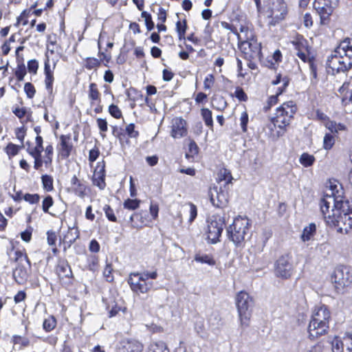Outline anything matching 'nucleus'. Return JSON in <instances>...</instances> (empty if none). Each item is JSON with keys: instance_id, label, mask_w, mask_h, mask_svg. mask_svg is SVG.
I'll use <instances>...</instances> for the list:
<instances>
[{"instance_id": "32", "label": "nucleus", "mask_w": 352, "mask_h": 352, "mask_svg": "<svg viewBox=\"0 0 352 352\" xmlns=\"http://www.w3.org/2000/svg\"><path fill=\"white\" fill-rule=\"evenodd\" d=\"M231 30L237 36L239 43L250 40L253 36L252 32L247 26L241 25L239 32L236 28L231 29Z\"/></svg>"}, {"instance_id": "19", "label": "nucleus", "mask_w": 352, "mask_h": 352, "mask_svg": "<svg viewBox=\"0 0 352 352\" xmlns=\"http://www.w3.org/2000/svg\"><path fill=\"white\" fill-rule=\"evenodd\" d=\"M143 344L138 340L124 338L120 341L117 352H142Z\"/></svg>"}, {"instance_id": "61", "label": "nucleus", "mask_w": 352, "mask_h": 352, "mask_svg": "<svg viewBox=\"0 0 352 352\" xmlns=\"http://www.w3.org/2000/svg\"><path fill=\"white\" fill-rule=\"evenodd\" d=\"M141 16L144 19L146 28L148 31H151L154 28V23L152 21L151 15L147 12L143 11L141 14Z\"/></svg>"}, {"instance_id": "7", "label": "nucleus", "mask_w": 352, "mask_h": 352, "mask_svg": "<svg viewBox=\"0 0 352 352\" xmlns=\"http://www.w3.org/2000/svg\"><path fill=\"white\" fill-rule=\"evenodd\" d=\"M158 274L156 270L131 272L129 275L127 283L133 293L138 295L146 294L153 287V283L148 281V280H155Z\"/></svg>"}, {"instance_id": "29", "label": "nucleus", "mask_w": 352, "mask_h": 352, "mask_svg": "<svg viewBox=\"0 0 352 352\" xmlns=\"http://www.w3.org/2000/svg\"><path fill=\"white\" fill-rule=\"evenodd\" d=\"M55 68V64L52 67L50 65V60L48 56L46 57L45 60V67H44V72L45 75V83L47 88H50L52 87L54 76L53 72Z\"/></svg>"}, {"instance_id": "30", "label": "nucleus", "mask_w": 352, "mask_h": 352, "mask_svg": "<svg viewBox=\"0 0 352 352\" xmlns=\"http://www.w3.org/2000/svg\"><path fill=\"white\" fill-rule=\"evenodd\" d=\"M79 237V232L74 228H69L66 233L60 238V242L67 244V247H70L76 240Z\"/></svg>"}, {"instance_id": "39", "label": "nucleus", "mask_w": 352, "mask_h": 352, "mask_svg": "<svg viewBox=\"0 0 352 352\" xmlns=\"http://www.w3.org/2000/svg\"><path fill=\"white\" fill-rule=\"evenodd\" d=\"M194 258L198 263L208 264L210 266L216 265V261L212 254L197 253L195 255Z\"/></svg>"}, {"instance_id": "55", "label": "nucleus", "mask_w": 352, "mask_h": 352, "mask_svg": "<svg viewBox=\"0 0 352 352\" xmlns=\"http://www.w3.org/2000/svg\"><path fill=\"white\" fill-rule=\"evenodd\" d=\"M27 129L25 126L17 127L14 130L16 138L23 144L25 138L26 136Z\"/></svg>"}, {"instance_id": "10", "label": "nucleus", "mask_w": 352, "mask_h": 352, "mask_svg": "<svg viewBox=\"0 0 352 352\" xmlns=\"http://www.w3.org/2000/svg\"><path fill=\"white\" fill-rule=\"evenodd\" d=\"M274 272L276 277L282 280L290 279L295 273V267L290 254L280 256L275 261Z\"/></svg>"}, {"instance_id": "53", "label": "nucleus", "mask_w": 352, "mask_h": 352, "mask_svg": "<svg viewBox=\"0 0 352 352\" xmlns=\"http://www.w3.org/2000/svg\"><path fill=\"white\" fill-rule=\"evenodd\" d=\"M335 144V138L331 133H326L323 140V148L325 150H330Z\"/></svg>"}, {"instance_id": "60", "label": "nucleus", "mask_w": 352, "mask_h": 352, "mask_svg": "<svg viewBox=\"0 0 352 352\" xmlns=\"http://www.w3.org/2000/svg\"><path fill=\"white\" fill-rule=\"evenodd\" d=\"M103 210L109 221L111 222L117 221V218L114 214V211L109 205H105L103 208Z\"/></svg>"}, {"instance_id": "28", "label": "nucleus", "mask_w": 352, "mask_h": 352, "mask_svg": "<svg viewBox=\"0 0 352 352\" xmlns=\"http://www.w3.org/2000/svg\"><path fill=\"white\" fill-rule=\"evenodd\" d=\"M146 352H170V349L166 342L157 340L150 342Z\"/></svg>"}, {"instance_id": "52", "label": "nucleus", "mask_w": 352, "mask_h": 352, "mask_svg": "<svg viewBox=\"0 0 352 352\" xmlns=\"http://www.w3.org/2000/svg\"><path fill=\"white\" fill-rule=\"evenodd\" d=\"M331 347L333 352H343L344 351V344L342 340L336 336L332 342H331Z\"/></svg>"}, {"instance_id": "23", "label": "nucleus", "mask_w": 352, "mask_h": 352, "mask_svg": "<svg viewBox=\"0 0 352 352\" xmlns=\"http://www.w3.org/2000/svg\"><path fill=\"white\" fill-rule=\"evenodd\" d=\"M16 245H19V241L11 242L10 251L14 252V257L13 261L15 263L19 262L22 258L26 261L29 267H31V261L28 256L26 249L21 246L20 248H16Z\"/></svg>"}, {"instance_id": "49", "label": "nucleus", "mask_w": 352, "mask_h": 352, "mask_svg": "<svg viewBox=\"0 0 352 352\" xmlns=\"http://www.w3.org/2000/svg\"><path fill=\"white\" fill-rule=\"evenodd\" d=\"M289 78L287 76H282L278 74L276 76V79L273 80L272 84L273 85H278L281 84V88H285L289 85Z\"/></svg>"}, {"instance_id": "3", "label": "nucleus", "mask_w": 352, "mask_h": 352, "mask_svg": "<svg viewBox=\"0 0 352 352\" xmlns=\"http://www.w3.org/2000/svg\"><path fill=\"white\" fill-rule=\"evenodd\" d=\"M297 111L298 107L292 100L284 102L276 109L274 116L270 118L273 125L270 130L274 136L279 138L287 132Z\"/></svg>"}, {"instance_id": "27", "label": "nucleus", "mask_w": 352, "mask_h": 352, "mask_svg": "<svg viewBox=\"0 0 352 352\" xmlns=\"http://www.w3.org/2000/svg\"><path fill=\"white\" fill-rule=\"evenodd\" d=\"M338 184L329 181V186H327V189L324 192V195L332 196L333 199L342 202L343 192L341 189L338 188Z\"/></svg>"}, {"instance_id": "56", "label": "nucleus", "mask_w": 352, "mask_h": 352, "mask_svg": "<svg viewBox=\"0 0 352 352\" xmlns=\"http://www.w3.org/2000/svg\"><path fill=\"white\" fill-rule=\"evenodd\" d=\"M249 122V116L246 111H243L241 114L240 117V126L243 133L248 131V124Z\"/></svg>"}, {"instance_id": "54", "label": "nucleus", "mask_w": 352, "mask_h": 352, "mask_svg": "<svg viewBox=\"0 0 352 352\" xmlns=\"http://www.w3.org/2000/svg\"><path fill=\"white\" fill-rule=\"evenodd\" d=\"M54 204L53 197L48 195L44 197L42 201V210L45 213H49V209Z\"/></svg>"}, {"instance_id": "45", "label": "nucleus", "mask_w": 352, "mask_h": 352, "mask_svg": "<svg viewBox=\"0 0 352 352\" xmlns=\"http://www.w3.org/2000/svg\"><path fill=\"white\" fill-rule=\"evenodd\" d=\"M14 278L15 280L21 283L23 280H26L28 276L27 271L25 269H23L21 267H16L14 272Z\"/></svg>"}, {"instance_id": "12", "label": "nucleus", "mask_w": 352, "mask_h": 352, "mask_svg": "<svg viewBox=\"0 0 352 352\" xmlns=\"http://www.w3.org/2000/svg\"><path fill=\"white\" fill-rule=\"evenodd\" d=\"M338 2V0H315L314 6L320 16L322 24L327 23Z\"/></svg>"}, {"instance_id": "58", "label": "nucleus", "mask_w": 352, "mask_h": 352, "mask_svg": "<svg viewBox=\"0 0 352 352\" xmlns=\"http://www.w3.org/2000/svg\"><path fill=\"white\" fill-rule=\"evenodd\" d=\"M23 199L30 204H38L40 200V195L37 193H25L23 195Z\"/></svg>"}, {"instance_id": "26", "label": "nucleus", "mask_w": 352, "mask_h": 352, "mask_svg": "<svg viewBox=\"0 0 352 352\" xmlns=\"http://www.w3.org/2000/svg\"><path fill=\"white\" fill-rule=\"evenodd\" d=\"M293 44L296 51V56L303 62H306L309 58L306 41L304 39H299L297 41H294Z\"/></svg>"}, {"instance_id": "59", "label": "nucleus", "mask_w": 352, "mask_h": 352, "mask_svg": "<svg viewBox=\"0 0 352 352\" xmlns=\"http://www.w3.org/2000/svg\"><path fill=\"white\" fill-rule=\"evenodd\" d=\"M27 73V69L25 64L17 65L15 71V76L19 80H23Z\"/></svg>"}, {"instance_id": "43", "label": "nucleus", "mask_w": 352, "mask_h": 352, "mask_svg": "<svg viewBox=\"0 0 352 352\" xmlns=\"http://www.w3.org/2000/svg\"><path fill=\"white\" fill-rule=\"evenodd\" d=\"M299 162L303 167L308 168L316 162V157L308 153H302L299 157Z\"/></svg>"}, {"instance_id": "16", "label": "nucleus", "mask_w": 352, "mask_h": 352, "mask_svg": "<svg viewBox=\"0 0 352 352\" xmlns=\"http://www.w3.org/2000/svg\"><path fill=\"white\" fill-rule=\"evenodd\" d=\"M170 136L175 139L185 137L188 134L187 122L182 117H176L172 120Z\"/></svg>"}, {"instance_id": "22", "label": "nucleus", "mask_w": 352, "mask_h": 352, "mask_svg": "<svg viewBox=\"0 0 352 352\" xmlns=\"http://www.w3.org/2000/svg\"><path fill=\"white\" fill-rule=\"evenodd\" d=\"M229 192L227 189L221 187L219 190H216V195H211L210 201L212 205L217 208H223L227 206L229 202Z\"/></svg>"}, {"instance_id": "14", "label": "nucleus", "mask_w": 352, "mask_h": 352, "mask_svg": "<svg viewBox=\"0 0 352 352\" xmlns=\"http://www.w3.org/2000/svg\"><path fill=\"white\" fill-rule=\"evenodd\" d=\"M92 184L99 190H103L107 186L106 162L104 160L97 162L91 178Z\"/></svg>"}, {"instance_id": "64", "label": "nucleus", "mask_w": 352, "mask_h": 352, "mask_svg": "<svg viewBox=\"0 0 352 352\" xmlns=\"http://www.w3.org/2000/svg\"><path fill=\"white\" fill-rule=\"evenodd\" d=\"M109 112L112 117L116 119H120L122 116L121 110L117 105L113 104L109 107Z\"/></svg>"}, {"instance_id": "42", "label": "nucleus", "mask_w": 352, "mask_h": 352, "mask_svg": "<svg viewBox=\"0 0 352 352\" xmlns=\"http://www.w3.org/2000/svg\"><path fill=\"white\" fill-rule=\"evenodd\" d=\"M285 90V89H279L275 95H272L267 98L266 104L263 107V111L265 112L269 111L273 106L276 105L278 102V97Z\"/></svg>"}, {"instance_id": "57", "label": "nucleus", "mask_w": 352, "mask_h": 352, "mask_svg": "<svg viewBox=\"0 0 352 352\" xmlns=\"http://www.w3.org/2000/svg\"><path fill=\"white\" fill-rule=\"evenodd\" d=\"M112 133L116 138L119 139L120 142L126 139L124 130L122 128L118 127L117 126H112Z\"/></svg>"}, {"instance_id": "2", "label": "nucleus", "mask_w": 352, "mask_h": 352, "mask_svg": "<svg viewBox=\"0 0 352 352\" xmlns=\"http://www.w3.org/2000/svg\"><path fill=\"white\" fill-rule=\"evenodd\" d=\"M331 320V312L327 305L321 304L315 306L307 327L308 338L311 340H316L327 335L329 331Z\"/></svg>"}, {"instance_id": "51", "label": "nucleus", "mask_w": 352, "mask_h": 352, "mask_svg": "<svg viewBox=\"0 0 352 352\" xmlns=\"http://www.w3.org/2000/svg\"><path fill=\"white\" fill-rule=\"evenodd\" d=\"M135 125L133 123H130L128 124L124 130L125 135L128 136L129 138H137L140 133L138 131L135 129Z\"/></svg>"}, {"instance_id": "35", "label": "nucleus", "mask_w": 352, "mask_h": 352, "mask_svg": "<svg viewBox=\"0 0 352 352\" xmlns=\"http://www.w3.org/2000/svg\"><path fill=\"white\" fill-rule=\"evenodd\" d=\"M316 233V226L314 223H311L308 226L304 228L300 239L303 242L311 239Z\"/></svg>"}, {"instance_id": "4", "label": "nucleus", "mask_w": 352, "mask_h": 352, "mask_svg": "<svg viewBox=\"0 0 352 352\" xmlns=\"http://www.w3.org/2000/svg\"><path fill=\"white\" fill-rule=\"evenodd\" d=\"M333 72H346L352 67V38L342 41L327 60Z\"/></svg>"}, {"instance_id": "62", "label": "nucleus", "mask_w": 352, "mask_h": 352, "mask_svg": "<svg viewBox=\"0 0 352 352\" xmlns=\"http://www.w3.org/2000/svg\"><path fill=\"white\" fill-rule=\"evenodd\" d=\"M32 232L33 228L32 226H29L23 232L21 233V239L26 243H29L32 240Z\"/></svg>"}, {"instance_id": "38", "label": "nucleus", "mask_w": 352, "mask_h": 352, "mask_svg": "<svg viewBox=\"0 0 352 352\" xmlns=\"http://www.w3.org/2000/svg\"><path fill=\"white\" fill-rule=\"evenodd\" d=\"M11 343L14 346L19 345V349L21 350L29 346L30 345V340L28 338L15 334L11 338Z\"/></svg>"}, {"instance_id": "17", "label": "nucleus", "mask_w": 352, "mask_h": 352, "mask_svg": "<svg viewBox=\"0 0 352 352\" xmlns=\"http://www.w3.org/2000/svg\"><path fill=\"white\" fill-rule=\"evenodd\" d=\"M146 96H144L141 89H126V94L133 102H144L148 107L154 105L149 96L154 95L157 89H146Z\"/></svg>"}, {"instance_id": "46", "label": "nucleus", "mask_w": 352, "mask_h": 352, "mask_svg": "<svg viewBox=\"0 0 352 352\" xmlns=\"http://www.w3.org/2000/svg\"><path fill=\"white\" fill-rule=\"evenodd\" d=\"M113 269L112 264L107 263L104 268L103 272H102L103 277L107 282H108V283L113 282L114 277H113Z\"/></svg>"}, {"instance_id": "9", "label": "nucleus", "mask_w": 352, "mask_h": 352, "mask_svg": "<svg viewBox=\"0 0 352 352\" xmlns=\"http://www.w3.org/2000/svg\"><path fill=\"white\" fill-rule=\"evenodd\" d=\"M225 224V219L219 214H213L206 219L205 233L209 243L215 244L220 241Z\"/></svg>"}, {"instance_id": "48", "label": "nucleus", "mask_w": 352, "mask_h": 352, "mask_svg": "<svg viewBox=\"0 0 352 352\" xmlns=\"http://www.w3.org/2000/svg\"><path fill=\"white\" fill-rule=\"evenodd\" d=\"M141 201L138 199H126L123 203V206L125 209L134 210L140 207Z\"/></svg>"}, {"instance_id": "6", "label": "nucleus", "mask_w": 352, "mask_h": 352, "mask_svg": "<svg viewBox=\"0 0 352 352\" xmlns=\"http://www.w3.org/2000/svg\"><path fill=\"white\" fill-rule=\"evenodd\" d=\"M239 327L242 329L248 328L251 324L255 299L245 290L238 292L234 297Z\"/></svg>"}, {"instance_id": "13", "label": "nucleus", "mask_w": 352, "mask_h": 352, "mask_svg": "<svg viewBox=\"0 0 352 352\" xmlns=\"http://www.w3.org/2000/svg\"><path fill=\"white\" fill-rule=\"evenodd\" d=\"M58 155L61 160L67 159L72 153H76L70 133L62 134L59 137V142L57 144Z\"/></svg>"}, {"instance_id": "21", "label": "nucleus", "mask_w": 352, "mask_h": 352, "mask_svg": "<svg viewBox=\"0 0 352 352\" xmlns=\"http://www.w3.org/2000/svg\"><path fill=\"white\" fill-rule=\"evenodd\" d=\"M70 182L71 191L77 197L83 199L90 193V188L79 179L76 175L72 176Z\"/></svg>"}, {"instance_id": "5", "label": "nucleus", "mask_w": 352, "mask_h": 352, "mask_svg": "<svg viewBox=\"0 0 352 352\" xmlns=\"http://www.w3.org/2000/svg\"><path fill=\"white\" fill-rule=\"evenodd\" d=\"M252 221L244 216H237L227 228V236L236 248H245L247 240L250 238Z\"/></svg>"}, {"instance_id": "24", "label": "nucleus", "mask_w": 352, "mask_h": 352, "mask_svg": "<svg viewBox=\"0 0 352 352\" xmlns=\"http://www.w3.org/2000/svg\"><path fill=\"white\" fill-rule=\"evenodd\" d=\"M106 309L108 311V316L113 318L118 316L120 312L124 314L127 308L123 303L117 302L116 300H110L107 302Z\"/></svg>"}, {"instance_id": "34", "label": "nucleus", "mask_w": 352, "mask_h": 352, "mask_svg": "<svg viewBox=\"0 0 352 352\" xmlns=\"http://www.w3.org/2000/svg\"><path fill=\"white\" fill-rule=\"evenodd\" d=\"M12 113L20 120L22 124H25L30 121L31 116L30 113L28 112L25 107H14L12 108Z\"/></svg>"}, {"instance_id": "31", "label": "nucleus", "mask_w": 352, "mask_h": 352, "mask_svg": "<svg viewBox=\"0 0 352 352\" xmlns=\"http://www.w3.org/2000/svg\"><path fill=\"white\" fill-rule=\"evenodd\" d=\"M232 180H233V177H232L231 171L230 170H228V168H224V167H223L219 170V171L217 173V182H221L224 181L226 182V184L223 186L224 188H226L228 184H232Z\"/></svg>"}, {"instance_id": "15", "label": "nucleus", "mask_w": 352, "mask_h": 352, "mask_svg": "<svg viewBox=\"0 0 352 352\" xmlns=\"http://www.w3.org/2000/svg\"><path fill=\"white\" fill-rule=\"evenodd\" d=\"M269 9L270 16L276 21L284 19L288 12L287 4L285 0H272Z\"/></svg>"}, {"instance_id": "11", "label": "nucleus", "mask_w": 352, "mask_h": 352, "mask_svg": "<svg viewBox=\"0 0 352 352\" xmlns=\"http://www.w3.org/2000/svg\"><path fill=\"white\" fill-rule=\"evenodd\" d=\"M331 211L332 217H327V225L329 226L337 227V231L339 233L346 234L352 230V212H345L337 215L334 212V209Z\"/></svg>"}, {"instance_id": "20", "label": "nucleus", "mask_w": 352, "mask_h": 352, "mask_svg": "<svg viewBox=\"0 0 352 352\" xmlns=\"http://www.w3.org/2000/svg\"><path fill=\"white\" fill-rule=\"evenodd\" d=\"M341 203L336 199H333L332 196L329 195H323V197L320 199V211L322 214V217L327 224V217H332L333 212L331 211L333 209V207H338V204Z\"/></svg>"}, {"instance_id": "33", "label": "nucleus", "mask_w": 352, "mask_h": 352, "mask_svg": "<svg viewBox=\"0 0 352 352\" xmlns=\"http://www.w3.org/2000/svg\"><path fill=\"white\" fill-rule=\"evenodd\" d=\"M24 147V144L17 145L12 142H9L4 147L3 151L10 160L17 155L21 150Z\"/></svg>"}, {"instance_id": "40", "label": "nucleus", "mask_w": 352, "mask_h": 352, "mask_svg": "<svg viewBox=\"0 0 352 352\" xmlns=\"http://www.w3.org/2000/svg\"><path fill=\"white\" fill-rule=\"evenodd\" d=\"M42 186L45 192H52L54 190V179L50 175L44 174L41 177Z\"/></svg>"}, {"instance_id": "47", "label": "nucleus", "mask_w": 352, "mask_h": 352, "mask_svg": "<svg viewBox=\"0 0 352 352\" xmlns=\"http://www.w3.org/2000/svg\"><path fill=\"white\" fill-rule=\"evenodd\" d=\"M187 29L186 21H178L176 23V31L179 40L185 39V34Z\"/></svg>"}, {"instance_id": "44", "label": "nucleus", "mask_w": 352, "mask_h": 352, "mask_svg": "<svg viewBox=\"0 0 352 352\" xmlns=\"http://www.w3.org/2000/svg\"><path fill=\"white\" fill-rule=\"evenodd\" d=\"M99 267V258L96 255H89L87 258V269L91 272H96Z\"/></svg>"}, {"instance_id": "63", "label": "nucleus", "mask_w": 352, "mask_h": 352, "mask_svg": "<svg viewBox=\"0 0 352 352\" xmlns=\"http://www.w3.org/2000/svg\"><path fill=\"white\" fill-rule=\"evenodd\" d=\"M188 205L190 208L188 223H192L197 217V206L192 202H189Z\"/></svg>"}, {"instance_id": "50", "label": "nucleus", "mask_w": 352, "mask_h": 352, "mask_svg": "<svg viewBox=\"0 0 352 352\" xmlns=\"http://www.w3.org/2000/svg\"><path fill=\"white\" fill-rule=\"evenodd\" d=\"M199 147L194 140H190L188 144V151L186 153V157L189 159L194 157L199 153Z\"/></svg>"}, {"instance_id": "18", "label": "nucleus", "mask_w": 352, "mask_h": 352, "mask_svg": "<svg viewBox=\"0 0 352 352\" xmlns=\"http://www.w3.org/2000/svg\"><path fill=\"white\" fill-rule=\"evenodd\" d=\"M239 47L248 58H256L260 56L261 46L256 41L248 40L239 42Z\"/></svg>"}, {"instance_id": "8", "label": "nucleus", "mask_w": 352, "mask_h": 352, "mask_svg": "<svg viewBox=\"0 0 352 352\" xmlns=\"http://www.w3.org/2000/svg\"><path fill=\"white\" fill-rule=\"evenodd\" d=\"M60 285L68 291L75 289L76 278L72 267L66 258H58L54 267Z\"/></svg>"}, {"instance_id": "41", "label": "nucleus", "mask_w": 352, "mask_h": 352, "mask_svg": "<svg viewBox=\"0 0 352 352\" xmlns=\"http://www.w3.org/2000/svg\"><path fill=\"white\" fill-rule=\"evenodd\" d=\"M201 116L206 126L210 129L213 130L214 124L212 111L208 108H202L201 109Z\"/></svg>"}, {"instance_id": "1", "label": "nucleus", "mask_w": 352, "mask_h": 352, "mask_svg": "<svg viewBox=\"0 0 352 352\" xmlns=\"http://www.w3.org/2000/svg\"><path fill=\"white\" fill-rule=\"evenodd\" d=\"M37 133L35 142L29 140L25 142L26 153L34 159L33 167L34 170L42 172L43 167L46 170H53L54 146L52 144H48L45 148L43 146V138L39 135L41 129L38 127L34 129Z\"/></svg>"}, {"instance_id": "36", "label": "nucleus", "mask_w": 352, "mask_h": 352, "mask_svg": "<svg viewBox=\"0 0 352 352\" xmlns=\"http://www.w3.org/2000/svg\"><path fill=\"white\" fill-rule=\"evenodd\" d=\"M57 319L54 315H49L43 322V329L46 333L54 331L57 326Z\"/></svg>"}, {"instance_id": "37", "label": "nucleus", "mask_w": 352, "mask_h": 352, "mask_svg": "<svg viewBox=\"0 0 352 352\" xmlns=\"http://www.w3.org/2000/svg\"><path fill=\"white\" fill-rule=\"evenodd\" d=\"M343 273L342 271L335 272L331 277L332 282L334 283L336 289L339 292L344 288L346 286V280L342 277Z\"/></svg>"}, {"instance_id": "25", "label": "nucleus", "mask_w": 352, "mask_h": 352, "mask_svg": "<svg viewBox=\"0 0 352 352\" xmlns=\"http://www.w3.org/2000/svg\"><path fill=\"white\" fill-rule=\"evenodd\" d=\"M88 97L90 100V105L91 107H95L94 112L96 113H102L103 107L101 104L100 94L99 93L98 89H89Z\"/></svg>"}]
</instances>
